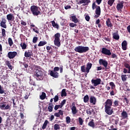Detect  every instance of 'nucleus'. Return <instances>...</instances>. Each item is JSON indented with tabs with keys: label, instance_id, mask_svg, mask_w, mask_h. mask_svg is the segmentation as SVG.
Segmentation results:
<instances>
[{
	"label": "nucleus",
	"instance_id": "1",
	"mask_svg": "<svg viewBox=\"0 0 130 130\" xmlns=\"http://www.w3.org/2000/svg\"><path fill=\"white\" fill-rule=\"evenodd\" d=\"M112 106V101L111 99H108L105 103V112L108 115H111L113 114V109L111 108Z\"/></svg>",
	"mask_w": 130,
	"mask_h": 130
},
{
	"label": "nucleus",
	"instance_id": "2",
	"mask_svg": "<svg viewBox=\"0 0 130 130\" xmlns=\"http://www.w3.org/2000/svg\"><path fill=\"white\" fill-rule=\"evenodd\" d=\"M89 47H85L83 46H78L74 49L75 51L79 52V53H85L87 51H89Z\"/></svg>",
	"mask_w": 130,
	"mask_h": 130
},
{
	"label": "nucleus",
	"instance_id": "3",
	"mask_svg": "<svg viewBox=\"0 0 130 130\" xmlns=\"http://www.w3.org/2000/svg\"><path fill=\"white\" fill-rule=\"evenodd\" d=\"M92 68V63L90 62H88L86 64V67L85 65L81 67V71L82 73H86L85 75H88L90 73V70Z\"/></svg>",
	"mask_w": 130,
	"mask_h": 130
},
{
	"label": "nucleus",
	"instance_id": "4",
	"mask_svg": "<svg viewBox=\"0 0 130 130\" xmlns=\"http://www.w3.org/2000/svg\"><path fill=\"white\" fill-rule=\"evenodd\" d=\"M39 10H40V7L35 5H32L30 7V11L34 16H39V15H41V12H40Z\"/></svg>",
	"mask_w": 130,
	"mask_h": 130
},
{
	"label": "nucleus",
	"instance_id": "5",
	"mask_svg": "<svg viewBox=\"0 0 130 130\" xmlns=\"http://www.w3.org/2000/svg\"><path fill=\"white\" fill-rule=\"evenodd\" d=\"M54 45L57 46V47H60V34L59 32L56 33L54 36Z\"/></svg>",
	"mask_w": 130,
	"mask_h": 130
},
{
	"label": "nucleus",
	"instance_id": "6",
	"mask_svg": "<svg viewBox=\"0 0 130 130\" xmlns=\"http://www.w3.org/2000/svg\"><path fill=\"white\" fill-rule=\"evenodd\" d=\"M91 83L93 85H90V89H95V87H96V86L101 84V79L97 78L96 79H92Z\"/></svg>",
	"mask_w": 130,
	"mask_h": 130
},
{
	"label": "nucleus",
	"instance_id": "7",
	"mask_svg": "<svg viewBox=\"0 0 130 130\" xmlns=\"http://www.w3.org/2000/svg\"><path fill=\"white\" fill-rule=\"evenodd\" d=\"M92 10H95V13L96 15H98V16H100L101 15V8L99 6H97L96 5V2H93L92 4Z\"/></svg>",
	"mask_w": 130,
	"mask_h": 130
},
{
	"label": "nucleus",
	"instance_id": "8",
	"mask_svg": "<svg viewBox=\"0 0 130 130\" xmlns=\"http://www.w3.org/2000/svg\"><path fill=\"white\" fill-rule=\"evenodd\" d=\"M35 76H36V77H37V78H38V79H37V80L38 81H41L43 80V78H42L43 76V72H42V71L41 70L37 69L36 70V74H35Z\"/></svg>",
	"mask_w": 130,
	"mask_h": 130
},
{
	"label": "nucleus",
	"instance_id": "9",
	"mask_svg": "<svg viewBox=\"0 0 130 130\" xmlns=\"http://www.w3.org/2000/svg\"><path fill=\"white\" fill-rule=\"evenodd\" d=\"M101 53L102 54H105V55H108L110 56V55H111L112 53L110 51V50L106 48H102Z\"/></svg>",
	"mask_w": 130,
	"mask_h": 130
},
{
	"label": "nucleus",
	"instance_id": "10",
	"mask_svg": "<svg viewBox=\"0 0 130 130\" xmlns=\"http://www.w3.org/2000/svg\"><path fill=\"white\" fill-rule=\"evenodd\" d=\"M124 4V1L119 2L117 5L116 9L118 11L122 12V9H123V4Z\"/></svg>",
	"mask_w": 130,
	"mask_h": 130
},
{
	"label": "nucleus",
	"instance_id": "11",
	"mask_svg": "<svg viewBox=\"0 0 130 130\" xmlns=\"http://www.w3.org/2000/svg\"><path fill=\"white\" fill-rule=\"evenodd\" d=\"M18 55V53L16 51L13 52H9L8 53V57L10 58V59H12L13 58H14L15 57L17 56Z\"/></svg>",
	"mask_w": 130,
	"mask_h": 130
},
{
	"label": "nucleus",
	"instance_id": "12",
	"mask_svg": "<svg viewBox=\"0 0 130 130\" xmlns=\"http://www.w3.org/2000/svg\"><path fill=\"white\" fill-rule=\"evenodd\" d=\"M124 67H125V68H124L123 70V73H124V74H130V65L129 64L127 63H125L124 64ZM128 70V71H127V69Z\"/></svg>",
	"mask_w": 130,
	"mask_h": 130
},
{
	"label": "nucleus",
	"instance_id": "13",
	"mask_svg": "<svg viewBox=\"0 0 130 130\" xmlns=\"http://www.w3.org/2000/svg\"><path fill=\"white\" fill-rule=\"evenodd\" d=\"M99 64L100 66H103L104 68L106 69L108 66V62L106 60L103 59H100L99 61Z\"/></svg>",
	"mask_w": 130,
	"mask_h": 130
},
{
	"label": "nucleus",
	"instance_id": "14",
	"mask_svg": "<svg viewBox=\"0 0 130 130\" xmlns=\"http://www.w3.org/2000/svg\"><path fill=\"white\" fill-rule=\"evenodd\" d=\"M72 106L71 110L73 114H77V113H78V111L77 110V107H76V103L73 102L72 103Z\"/></svg>",
	"mask_w": 130,
	"mask_h": 130
},
{
	"label": "nucleus",
	"instance_id": "15",
	"mask_svg": "<svg viewBox=\"0 0 130 130\" xmlns=\"http://www.w3.org/2000/svg\"><path fill=\"white\" fill-rule=\"evenodd\" d=\"M7 19L5 18H2V21L0 23L1 27H2V28H5V29H6L7 28Z\"/></svg>",
	"mask_w": 130,
	"mask_h": 130
},
{
	"label": "nucleus",
	"instance_id": "16",
	"mask_svg": "<svg viewBox=\"0 0 130 130\" xmlns=\"http://www.w3.org/2000/svg\"><path fill=\"white\" fill-rule=\"evenodd\" d=\"M50 76L51 77H53V78H55V79L58 78L59 74L58 72H55L52 70L50 71Z\"/></svg>",
	"mask_w": 130,
	"mask_h": 130
},
{
	"label": "nucleus",
	"instance_id": "17",
	"mask_svg": "<svg viewBox=\"0 0 130 130\" xmlns=\"http://www.w3.org/2000/svg\"><path fill=\"white\" fill-rule=\"evenodd\" d=\"M97 101V99L94 96H91L89 98V102L93 104V105H95L96 104V102Z\"/></svg>",
	"mask_w": 130,
	"mask_h": 130
},
{
	"label": "nucleus",
	"instance_id": "18",
	"mask_svg": "<svg viewBox=\"0 0 130 130\" xmlns=\"http://www.w3.org/2000/svg\"><path fill=\"white\" fill-rule=\"evenodd\" d=\"M122 49L126 50L127 49V42L125 40L123 41L121 44Z\"/></svg>",
	"mask_w": 130,
	"mask_h": 130
},
{
	"label": "nucleus",
	"instance_id": "19",
	"mask_svg": "<svg viewBox=\"0 0 130 130\" xmlns=\"http://www.w3.org/2000/svg\"><path fill=\"white\" fill-rule=\"evenodd\" d=\"M54 115L56 117H60V115H61V116H63V111H62L61 110H59V112H57V113H55Z\"/></svg>",
	"mask_w": 130,
	"mask_h": 130
},
{
	"label": "nucleus",
	"instance_id": "20",
	"mask_svg": "<svg viewBox=\"0 0 130 130\" xmlns=\"http://www.w3.org/2000/svg\"><path fill=\"white\" fill-rule=\"evenodd\" d=\"M113 39L115 40H119V35H118V30L113 34Z\"/></svg>",
	"mask_w": 130,
	"mask_h": 130
},
{
	"label": "nucleus",
	"instance_id": "21",
	"mask_svg": "<svg viewBox=\"0 0 130 130\" xmlns=\"http://www.w3.org/2000/svg\"><path fill=\"white\" fill-rule=\"evenodd\" d=\"M90 3H91V1L90 0H81L79 1V3H78V4H83V6H86L88 5V4H90Z\"/></svg>",
	"mask_w": 130,
	"mask_h": 130
},
{
	"label": "nucleus",
	"instance_id": "22",
	"mask_svg": "<svg viewBox=\"0 0 130 130\" xmlns=\"http://www.w3.org/2000/svg\"><path fill=\"white\" fill-rule=\"evenodd\" d=\"M5 64H6V66H7L8 69H9V70H11V71H12V70H13V66H12V64H11V61L10 60H6L5 61Z\"/></svg>",
	"mask_w": 130,
	"mask_h": 130
},
{
	"label": "nucleus",
	"instance_id": "23",
	"mask_svg": "<svg viewBox=\"0 0 130 130\" xmlns=\"http://www.w3.org/2000/svg\"><path fill=\"white\" fill-rule=\"evenodd\" d=\"M7 19L8 21H14V19H15V17H14V15L12 14H9L7 15Z\"/></svg>",
	"mask_w": 130,
	"mask_h": 130
},
{
	"label": "nucleus",
	"instance_id": "24",
	"mask_svg": "<svg viewBox=\"0 0 130 130\" xmlns=\"http://www.w3.org/2000/svg\"><path fill=\"white\" fill-rule=\"evenodd\" d=\"M33 53H32V51H30L28 50L26 51L24 53V56L25 57L28 58V57H31V55H32Z\"/></svg>",
	"mask_w": 130,
	"mask_h": 130
},
{
	"label": "nucleus",
	"instance_id": "25",
	"mask_svg": "<svg viewBox=\"0 0 130 130\" xmlns=\"http://www.w3.org/2000/svg\"><path fill=\"white\" fill-rule=\"evenodd\" d=\"M121 115L122 119H125V118H127L128 117L127 113L124 110L121 113Z\"/></svg>",
	"mask_w": 130,
	"mask_h": 130
},
{
	"label": "nucleus",
	"instance_id": "26",
	"mask_svg": "<svg viewBox=\"0 0 130 130\" xmlns=\"http://www.w3.org/2000/svg\"><path fill=\"white\" fill-rule=\"evenodd\" d=\"M53 107H54V106L52 103L49 104V106L48 107L49 112H52V111H53Z\"/></svg>",
	"mask_w": 130,
	"mask_h": 130
},
{
	"label": "nucleus",
	"instance_id": "27",
	"mask_svg": "<svg viewBox=\"0 0 130 130\" xmlns=\"http://www.w3.org/2000/svg\"><path fill=\"white\" fill-rule=\"evenodd\" d=\"M51 23H52V25L54 28H56L57 30L59 29V25H58V24L55 23V21L54 20L51 21Z\"/></svg>",
	"mask_w": 130,
	"mask_h": 130
},
{
	"label": "nucleus",
	"instance_id": "28",
	"mask_svg": "<svg viewBox=\"0 0 130 130\" xmlns=\"http://www.w3.org/2000/svg\"><path fill=\"white\" fill-rule=\"evenodd\" d=\"M106 25L108 27L111 28L113 25H112V23H111V20L110 18H108L106 21Z\"/></svg>",
	"mask_w": 130,
	"mask_h": 130
},
{
	"label": "nucleus",
	"instance_id": "29",
	"mask_svg": "<svg viewBox=\"0 0 130 130\" xmlns=\"http://www.w3.org/2000/svg\"><path fill=\"white\" fill-rule=\"evenodd\" d=\"M86 113L91 115L92 114H95V112L94 111V109H89L88 110H86Z\"/></svg>",
	"mask_w": 130,
	"mask_h": 130
},
{
	"label": "nucleus",
	"instance_id": "30",
	"mask_svg": "<svg viewBox=\"0 0 130 130\" xmlns=\"http://www.w3.org/2000/svg\"><path fill=\"white\" fill-rule=\"evenodd\" d=\"M12 101H13V106L15 107V108H18V107H17V103H19V101H18V99H12Z\"/></svg>",
	"mask_w": 130,
	"mask_h": 130
},
{
	"label": "nucleus",
	"instance_id": "31",
	"mask_svg": "<svg viewBox=\"0 0 130 130\" xmlns=\"http://www.w3.org/2000/svg\"><path fill=\"white\" fill-rule=\"evenodd\" d=\"M71 18L72 19V22H74V23H75V24L79 23V20H78V18H77L76 16H71Z\"/></svg>",
	"mask_w": 130,
	"mask_h": 130
},
{
	"label": "nucleus",
	"instance_id": "32",
	"mask_svg": "<svg viewBox=\"0 0 130 130\" xmlns=\"http://www.w3.org/2000/svg\"><path fill=\"white\" fill-rule=\"evenodd\" d=\"M89 99H90L89 98V95H88V94L85 95L83 98V101L84 103H88V102H89Z\"/></svg>",
	"mask_w": 130,
	"mask_h": 130
},
{
	"label": "nucleus",
	"instance_id": "33",
	"mask_svg": "<svg viewBox=\"0 0 130 130\" xmlns=\"http://www.w3.org/2000/svg\"><path fill=\"white\" fill-rule=\"evenodd\" d=\"M88 125L91 126V127H93V128L95 127V123H94L93 119H91V121L89 122Z\"/></svg>",
	"mask_w": 130,
	"mask_h": 130
},
{
	"label": "nucleus",
	"instance_id": "34",
	"mask_svg": "<svg viewBox=\"0 0 130 130\" xmlns=\"http://www.w3.org/2000/svg\"><path fill=\"white\" fill-rule=\"evenodd\" d=\"M46 44H47V42H46V41H40L38 46L40 47L41 46H44Z\"/></svg>",
	"mask_w": 130,
	"mask_h": 130
},
{
	"label": "nucleus",
	"instance_id": "35",
	"mask_svg": "<svg viewBox=\"0 0 130 130\" xmlns=\"http://www.w3.org/2000/svg\"><path fill=\"white\" fill-rule=\"evenodd\" d=\"M113 107H117L118 106H119V101L118 100H115L113 105Z\"/></svg>",
	"mask_w": 130,
	"mask_h": 130
},
{
	"label": "nucleus",
	"instance_id": "36",
	"mask_svg": "<svg viewBox=\"0 0 130 130\" xmlns=\"http://www.w3.org/2000/svg\"><path fill=\"white\" fill-rule=\"evenodd\" d=\"M22 49H27V45H26L25 43H21L20 44Z\"/></svg>",
	"mask_w": 130,
	"mask_h": 130
},
{
	"label": "nucleus",
	"instance_id": "37",
	"mask_svg": "<svg viewBox=\"0 0 130 130\" xmlns=\"http://www.w3.org/2000/svg\"><path fill=\"white\" fill-rule=\"evenodd\" d=\"M114 2H115V0H108L107 4L110 7H112Z\"/></svg>",
	"mask_w": 130,
	"mask_h": 130
},
{
	"label": "nucleus",
	"instance_id": "38",
	"mask_svg": "<svg viewBox=\"0 0 130 130\" xmlns=\"http://www.w3.org/2000/svg\"><path fill=\"white\" fill-rule=\"evenodd\" d=\"M61 97L67 96V92H66V89H63L62 90L61 93Z\"/></svg>",
	"mask_w": 130,
	"mask_h": 130
},
{
	"label": "nucleus",
	"instance_id": "39",
	"mask_svg": "<svg viewBox=\"0 0 130 130\" xmlns=\"http://www.w3.org/2000/svg\"><path fill=\"white\" fill-rule=\"evenodd\" d=\"M45 98H46V93H45L44 92H43L42 93V95H40V99L42 100H44Z\"/></svg>",
	"mask_w": 130,
	"mask_h": 130
},
{
	"label": "nucleus",
	"instance_id": "40",
	"mask_svg": "<svg viewBox=\"0 0 130 130\" xmlns=\"http://www.w3.org/2000/svg\"><path fill=\"white\" fill-rule=\"evenodd\" d=\"M48 123V121L47 120H46L44 122V124H43V125L42 126V129H45L46 128V127L47 126V124Z\"/></svg>",
	"mask_w": 130,
	"mask_h": 130
},
{
	"label": "nucleus",
	"instance_id": "41",
	"mask_svg": "<svg viewBox=\"0 0 130 130\" xmlns=\"http://www.w3.org/2000/svg\"><path fill=\"white\" fill-rule=\"evenodd\" d=\"M78 121L80 125H83L84 124V120L81 117L78 118Z\"/></svg>",
	"mask_w": 130,
	"mask_h": 130
},
{
	"label": "nucleus",
	"instance_id": "42",
	"mask_svg": "<svg viewBox=\"0 0 130 130\" xmlns=\"http://www.w3.org/2000/svg\"><path fill=\"white\" fill-rule=\"evenodd\" d=\"M8 43L9 46H12L13 44H14V42H13V40L12 39V38H9L8 39Z\"/></svg>",
	"mask_w": 130,
	"mask_h": 130
},
{
	"label": "nucleus",
	"instance_id": "43",
	"mask_svg": "<svg viewBox=\"0 0 130 130\" xmlns=\"http://www.w3.org/2000/svg\"><path fill=\"white\" fill-rule=\"evenodd\" d=\"M121 78L123 82L126 81V79H127V77H126V75H122Z\"/></svg>",
	"mask_w": 130,
	"mask_h": 130
},
{
	"label": "nucleus",
	"instance_id": "44",
	"mask_svg": "<svg viewBox=\"0 0 130 130\" xmlns=\"http://www.w3.org/2000/svg\"><path fill=\"white\" fill-rule=\"evenodd\" d=\"M110 86H111V90H113L114 88H115V84L113 83V82H110Z\"/></svg>",
	"mask_w": 130,
	"mask_h": 130
},
{
	"label": "nucleus",
	"instance_id": "45",
	"mask_svg": "<svg viewBox=\"0 0 130 130\" xmlns=\"http://www.w3.org/2000/svg\"><path fill=\"white\" fill-rule=\"evenodd\" d=\"M54 130L60 129V127L59 126V124H55L54 125Z\"/></svg>",
	"mask_w": 130,
	"mask_h": 130
},
{
	"label": "nucleus",
	"instance_id": "46",
	"mask_svg": "<svg viewBox=\"0 0 130 130\" xmlns=\"http://www.w3.org/2000/svg\"><path fill=\"white\" fill-rule=\"evenodd\" d=\"M66 123H67V124H69V123H71V117H70V116L66 117Z\"/></svg>",
	"mask_w": 130,
	"mask_h": 130
},
{
	"label": "nucleus",
	"instance_id": "47",
	"mask_svg": "<svg viewBox=\"0 0 130 130\" xmlns=\"http://www.w3.org/2000/svg\"><path fill=\"white\" fill-rule=\"evenodd\" d=\"M66 102H67V100H63L60 103V108H62V107L63 106V105L64 104H66Z\"/></svg>",
	"mask_w": 130,
	"mask_h": 130
},
{
	"label": "nucleus",
	"instance_id": "48",
	"mask_svg": "<svg viewBox=\"0 0 130 130\" xmlns=\"http://www.w3.org/2000/svg\"><path fill=\"white\" fill-rule=\"evenodd\" d=\"M54 102L56 103L58 100H59V98H58V95H56L53 98Z\"/></svg>",
	"mask_w": 130,
	"mask_h": 130
},
{
	"label": "nucleus",
	"instance_id": "49",
	"mask_svg": "<svg viewBox=\"0 0 130 130\" xmlns=\"http://www.w3.org/2000/svg\"><path fill=\"white\" fill-rule=\"evenodd\" d=\"M29 83L31 85V86H35V82L33 81V80L30 79Z\"/></svg>",
	"mask_w": 130,
	"mask_h": 130
},
{
	"label": "nucleus",
	"instance_id": "50",
	"mask_svg": "<svg viewBox=\"0 0 130 130\" xmlns=\"http://www.w3.org/2000/svg\"><path fill=\"white\" fill-rule=\"evenodd\" d=\"M5 109L6 110H11V106H10V104L6 105Z\"/></svg>",
	"mask_w": 130,
	"mask_h": 130
},
{
	"label": "nucleus",
	"instance_id": "51",
	"mask_svg": "<svg viewBox=\"0 0 130 130\" xmlns=\"http://www.w3.org/2000/svg\"><path fill=\"white\" fill-rule=\"evenodd\" d=\"M5 93V89L2 87V85H0V94H4Z\"/></svg>",
	"mask_w": 130,
	"mask_h": 130
},
{
	"label": "nucleus",
	"instance_id": "52",
	"mask_svg": "<svg viewBox=\"0 0 130 130\" xmlns=\"http://www.w3.org/2000/svg\"><path fill=\"white\" fill-rule=\"evenodd\" d=\"M2 36L4 37H6V29H5V28H2Z\"/></svg>",
	"mask_w": 130,
	"mask_h": 130
},
{
	"label": "nucleus",
	"instance_id": "53",
	"mask_svg": "<svg viewBox=\"0 0 130 130\" xmlns=\"http://www.w3.org/2000/svg\"><path fill=\"white\" fill-rule=\"evenodd\" d=\"M21 67H22V66H23L24 68L23 69H27V68H28V64L23 62V63H21Z\"/></svg>",
	"mask_w": 130,
	"mask_h": 130
},
{
	"label": "nucleus",
	"instance_id": "54",
	"mask_svg": "<svg viewBox=\"0 0 130 130\" xmlns=\"http://www.w3.org/2000/svg\"><path fill=\"white\" fill-rule=\"evenodd\" d=\"M38 40V38H37V37H34L32 39V43H36Z\"/></svg>",
	"mask_w": 130,
	"mask_h": 130
},
{
	"label": "nucleus",
	"instance_id": "55",
	"mask_svg": "<svg viewBox=\"0 0 130 130\" xmlns=\"http://www.w3.org/2000/svg\"><path fill=\"white\" fill-rule=\"evenodd\" d=\"M69 26L71 27V28H74V27H76L77 26V24L74 23H70Z\"/></svg>",
	"mask_w": 130,
	"mask_h": 130
},
{
	"label": "nucleus",
	"instance_id": "56",
	"mask_svg": "<svg viewBox=\"0 0 130 130\" xmlns=\"http://www.w3.org/2000/svg\"><path fill=\"white\" fill-rule=\"evenodd\" d=\"M0 108H1V109H2V110H6V109H5V108H6V105H5V104L1 105L0 106Z\"/></svg>",
	"mask_w": 130,
	"mask_h": 130
},
{
	"label": "nucleus",
	"instance_id": "57",
	"mask_svg": "<svg viewBox=\"0 0 130 130\" xmlns=\"http://www.w3.org/2000/svg\"><path fill=\"white\" fill-rule=\"evenodd\" d=\"M59 108H60V105H56L54 106V109L55 110H57V109H58Z\"/></svg>",
	"mask_w": 130,
	"mask_h": 130
},
{
	"label": "nucleus",
	"instance_id": "58",
	"mask_svg": "<svg viewBox=\"0 0 130 130\" xmlns=\"http://www.w3.org/2000/svg\"><path fill=\"white\" fill-rule=\"evenodd\" d=\"M84 16H85L86 21H87V22H89V21H90V16L89 15H84Z\"/></svg>",
	"mask_w": 130,
	"mask_h": 130
},
{
	"label": "nucleus",
	"instance_id": "59",
	"mask_svg": "<svg viewBox=\"0 0 130 130\" xmlns=\"http://www.w3.org/2000/svg\"><path fill=\"white\" fill-rule=\"evenodd\" d=\"M58 71H59V68L57 67H56L54 68L53 69V72H58Z\"/></svg>",
	"mask_w": 130,
	"mask_h": 130
},
{
	"label": "nucleus",
	"instance_id": "60",
	"mask_svg": "<svg viewBox=\"0 0 130 130\" xmlns=\"http://www.w3.org/2000/svg\"><path fill=\"white\" fill-rule=\"evenodd\" d=\"M111 57L112 58H117V55L115 53H112Z\"/></svg>",
	"mask_w": 130,
	"mask_h": 130
},
{
	"label": "nucleus",
	"instance_id": "61",
	"mask_svg": "<svg viewBox=\"0 0 130 130\" xmlns=\"http://www.w3.org/2000/svg\"><path fill=\"white\" fill-rule=\"evenodd\" d=\"M104 40L108 41V42H110V39L108 37L104 38Z\"/></svg>",
	"mask_w": 130,
	"mask_h": 130
},
{
	"label": "nucleus",
	"instance_id": "62",
	"mask_svg": "<svg viewBox=\"0 0 130 130\" xmlns=\"http://www.w3.org/2000/svg\"><path fill=\"white\" fill-rule=\"evenodd\" d=\"M94 3H96L98 5H100V4L102 3V0H96V1L94 2Z\"/></svg>",
	"mask_w": 130,
	"mask_h": 130
},
{
	"label": "nucleus",
	"instance_id": "63",
	"mask_svg": "<svg viewBox=\"0 0 130 130\" xmlns=\"http://www.w3.org/2000/svg\"><path fill=\"white\" fill-rule=\"evenodd\" d=\"M21 25H23V26H26V25H27V23H26V22L24 21L23 20H21Z\"/></svg>",
	"mask_w": 130,
	"mask_h": 130
},
{
	"label": "nucleus",
	"instance_id": "64",
	"mask_svg": "<svg viewBox=\"0 0 130 130\" xmlns=\"http://www.w3.org/2000/svg\"><path fill=\"white\" fill-rule=\"evenodd\" d=\"M127 32H128V33L130 34V25L127 26Z\"/></svg>",
	"mask_w": 130,
	"mask_h": 130
}]
</instances>
